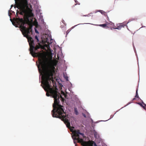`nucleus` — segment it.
Returning a JSON list of instances; mask_svg holds the SVG:
<instances>
[{
    "mask_svg": "<svg viewBox=\"0 0 146 146\" xmlns=\"http://www.w3.org/2000/svg\"><path fill=\"white\" fill-rule=\"evenodd\" d=\"M43 62L42 66V84L43 88L46 92V95L49 96H52L54 98V103L53 104V110L51 111L52 116L54 117L59 118L63 121L66 125V127L71 129V127L68 120L66 117H67L66 112L64 111V107L61 105L59 100L60 97L62 99V97L58 93L56 88L54 90L52 88L51 85V82L54 84L53 74L55 72L54 68L51 66L50 63L46 59L45 54L43 53H39L37 52V58Z\"/></svg>",
    "mask_w": 146,
    "mask_h": 146,
    "instance_id": "f257e3e1",
    "label": "nucleus"
},
{
    "mask_svg": "<svg viewBox=\"0 0 146 146\" xmlns=\"http://www.w3.org/2000/svg\"><path fill=\"white\" fill-rule=\"evenodd\" d=\"M17 8L19 9V13L25 15L24 20L23 19L17 18L16 21L19 26L20 30L24 37L27 38L30 46V53L34 57H36V44H35L33 38L30 36L32 34V28L34 22L35 30L36 33V19L35 18L32 10L29 7L27 0H21L17 4Z\"/></svg>",
    "mask_w": 146,
    "mask_h": 146,
    "instance_id": "f03ea898",
    "label": "nucleus"
},
{
    "mask_svg": "<svg viewBox=\"0 0 146 146\" xmlns=\"http://www.w3.org/2000/svg\"><path fill=\"white\" fill-rule=\"evenodd\" d=\"M74 134L72 137L74 143L78 142L81 143L82 146H97L95 143L93 141H85L82 139L84 137V134L80 132L79 130H74L73 131Z\"/></svg>",
    "mask_w": 146,
    "mask_h": 146,
    "instance_id": "7ed1b4c3",
    "label": "nucleus"
},
{
    "mask_svg": "<svg viewBox=\"0 0 146 146\" xmlns=\"http://www.w3.org/2000/svg\"><path fill=\"white\" fill-rule=\"evenodd\" d=\"M48 37H46V35H42L41 39L40 42H39L37 45V49L40 48L42 49L46 50L45 48L49 50L50 48L49 45V42L48 41Z\"/></svg>",
    "mask_w": 146,
    "mask_h": 146,
    "instance_id": "20e7f679",
    "label": "nucleus"
},
{
    "mask_svg": "<svg viewBox=\"0 0 146 146\" xmlns=\"http://www.w3.org/2000/svg\"><path fill=\"white\" fill-rule=\"evenodd\" d=\"M41 10L39 9V7L37 4V14H38L39 16V19H38V23L37 22V29L40 28L41 29V27H44L45 25V23L43 19V16L42 15V13L40 12Z\"/></svg>",
    "mask_w": 146,
    "mask_h": 146,
    "instance_id": "39448f33",
    "label": "nucleus"
},
{
    "mask_svg": "<svg viewBox=\"0 0 146 146\" xmlns=\"http://www.w3.org/2000/svg\"><path fill=\"white\" fill-rule=\"evenodd\" d=\"M108 25V22H106V24H103L99 25H98L100 27H102L103 28H105L106 27H108V26H107Z\"/></svg>",
    "mask_w": 146,
    "mask_h": 146,
    "instance_id": "423d86ee",
    "label": "nucleus"
},
{
    "mask_svg": "<svg viewBox=\"0 0 146 146\" xmlns=\"http://www.w3.org/2000/svg\"><path fill=\"white\" fill-rule=\"evenodd\" d=\"M109 26H111V27H115V25L114 23H112L111 22H110V23H108V25Z\"/></svg>",
    "mask_w": 146,
    "mask_h": 146,
    "instance_id": "0eeeda50",
    "label": "nucleus"
},
{
    "mask_svg": "<svg viewBox=\"0 0 146 146\" xmlns=\"http://www.w3.org/2000/svg\"><path fill=\"white\" fill-rule=\"evenodd\" d=\"M119 25L120 26L121 28L124 27L126 25V24L124 23H121L119 24Z\"/></svg>",
    "mask_w": 146,
    "mask_h": 146,
    "instance_id": "6e6552de",
    "label": "nucleus"
},
{
    "mask_svg": "<svg viewBox=\"0 0 146 146\" xmlns=\"http://www.w3.org/2000/svg\"><path fill=\"white\" fill-rule=\"evenodd\" d=\"M113 28L115 29H117L118 30H120L121 29V27L119 25H117V27H113Z\"/></svg>",
    "mask_w": 146,
    "mask_h": 146,
    "instance_id": "1a4fd4ad",
    "label": "nucleus"
},
{
    "mask_svg": "<svg viewBox=\"0 0 146 146\" xmlns=\"http://www.w3.org/2000/svg\"><path fill=\"white\" fill-rule=\"evenodd\" d=\"M74 113L76 115H78V112L76 108H74Z\"/></svg>",
    "mask_w": 146,
    "mask_h": 146,
    "instance_id": "9d476101",
    "label": "nucleus"
},
{
    "mask_svg": "<svg viewBox=\"0 0 146 146\" xmlns=\"http://www.w3.org/2000/svg\"><path fill=\"white\" fill-rule=\"evenodd\" d=\"M138 104H139L145 110H146L145 107L144 106H143L141 103H138Z\"/></svg>",
    "mask_w": 146,
    "mask_h": 146,
    "instance_id": "9b49d317",
    "label": "nucleus"
},
{
    "mask_svg": "<svg viewBox=\"0 0 146 146\" xmlns=\"http://www.w3.org/2000/svg\"><path fill=\"white\" fill-rule=\"evenodd\" d=\"M135 97H137V98H139V97L138 95V93L137 92V90H136V95L135 96Z\"/></svg>",
    "mask_w": 146,
    "mask_h": 146,
    "instance_id": "f8f14e48",
    "label": "nucleus"
},
{
    "mask_svg": "<svg viewBox=\"0 0 146 146\" xmlns=\"http://www.w3.org/2000/svg\"><path fill=\"white\" fill-rule=\"evenodd\" d=\"M72 28H70L67 31H66V35H67L69 33V32L71 31V30L72 29Z\"/></svg>",
    "mask_w": 146,
    "mask_h": 146,
    "instance_id": "ddd939ff",
    "label": "nucleus"
},
{
    "mask_svg": "<svg viewBox=\"0 0 146 146\" xmlns=\"http://www.w3.org/2000/svg\"><path fill=\"white\" fill-rule=\"evenodd\" d=\"M61 94H62L63 96H64L65 97H66V95L64 92L62 91Z\"/></svg>",
    "mask_w": 146,
    "mask_h": 146,
    "instance_id": "4468645a",
    "label": "nucleus"
},
{
    "mask_svg": "<svg viewBox=\"0 0 146 146\" xmlns=\"http://www.w3.org/2000/svg\"><path fill=\"white\" fill-rule=\"evenodd\" d=\"M37 66L38 67V70H39V66L38 65V64H37Z\"/></svg>",
    "mask_w": 146,
    "mask_h": 146,
    "instance_id": "2eb2a0df",
    "label": "nucleus"
},
{
    "mask_svg": "<svg viewBox=\"0 0 146 146\" xmlns=\"http://www.w3.org/2000/svg\"><path fill=\"white\" fill-rule=\"evenodd\" d=\"M131 21V20H130H130H129L128 21V22H127V24L128 23H129V22H130Z\"/></svg>",
    "mask_w": 146,
    "mask_h": 146,
    "instance_id": "dca6fc26",
    "label": "nucleus"
},
{
    "mask_svg": "<svg viewBox=\"0 0 146 146\" xmlns=\"http://www.w3.org/2000/svg\"><path fill=\"white\" fill-rule=\"evenodd\" d=\"M142 104H143L145 106H146V104H145L143 102H142Z\"/></svg>",
    "mask_w": 146,
    "mask_h": 146,
    "instance_id": "f3484780",
    "label": "nucleus"
},
{
    "mask_svg": "<svg viewBox=\"0 0 146 146\" xmlns=\"http://www.w3.org/2000/svg\"><path fill=\"white\" fill-rule=\"evenodd\" d=\"M39 42V40L38 38V37H37V42Z\"/></svg>",
    "mask_w": 146,
    "mask_h": 146,
    "instance_id": "a211bd4d",
    "label": "nucleus"
},
{
    "mask_svg": "<svg viewBox=\"0 0 146 146\" xmlns=\"http://www.w3.org/2000/svg\"><path fill=\"white\" fill-rule=\"evenodd\" d=\"M36 38H37L36 35H35V39H36Z\"/></svg>",
    "mask_w": 146,
    "mask_h": 146,
    "instance_id": "6ab92c4d",
    "label": "nucleus"
},
{
    "mask_svg": "<svg viewBox=\"0 0 146 146\" xmlns=\"http://www.w3.org/2000/svg\"><path fill=\"white\" fill-rule=\"evenodd\" d=\"M131 103V102H129L128 103V104H130Z\"/></svg>",
    "mask_w": 146,
    "mask_h": 146,
    "instance_id": "aec40b11",
    "label": "nucleus"
},
{
    "mask_svg": "<svg viewBox=\"0 0 146 146\" xmlns=\"http://www.w3.org/2000/svg\"><path fill=\"white\" fill-rule=\"evenodd\" d=\"M13 7V5H12L11 6V8H12Z\"/></svg>",
    "mask_w": 146,
    "mask_h": 146,
    "instance_id": "412c9836",
    "label": "nucleus"
},
{
    "mask_svg": "<svg viewBox=\"0 0 146 146\" xmlns=\"http://www.w3.org/2000/svg\"><path fill=\"white\" fill-rule=\"evenodd\" d=\"M18 12H19V11H17V13H18Z\"/></svg>",
    "mask_w": 146,
    "mask_h": 146,
    "instance_id": "4be33fe9",
    "label": "nucleus"
},
{
    "mask_svg": "<svg viewBox=\"0 0 146 146\" xmlns=\"http://www.w3.org/2000/svg\"><path fill=\"white\" fill-rule=\"evenodd\" d=\"M38 33H39L38 32V31H37V34H38Z\"/></svg>",
    "mask_w": 146,
    "mask_h": 146,
    "instance_id": "5701e85b",
    "label": "nucleus"
},
{
    "mask_svg": "<svg viewBox=\"0 0 146 146\" xmlns=\"http://www.w3.org/2000/svg\"><path fill=\"white\" fill-rule=\"evenodd\" d=\"M135 99V98H134L133 99V100H134Z\"/></svg>",
    "mask_w": 146,
    "mask_h": 146,
    "instance_id": "b1692460",
    "label": "nucleus"
},
{
    "mask_svg": "<svg viewBox=\"0 0 146 146\" xmlns=\"http://www.w3.org/2000/svg\"><path fill=\"white\" fill-rule=\"evenodd\" d=\"M36 64H37V63H36Z\"/></svg>",
    "mask_w": 146,
    "mask_h": 146,
    "instance_id": "393cba45",
    "label": "nucleus"
},
{
    "mask_svg": "<svg viewBox=\"0 0 146 146\" xmlns=\"http://www.w3.org/2000/svg\"><path fill=\"white\" fill-rule=\"evenodd\" d=\"M111 30H112V28H111Z\"/></svg>",
    "mask_w": 146,
    "mask_h": 146,
    "instance_id": "a878e982",
    "label": "nucleus"
},
{
    "mask_svg": "<svg viewBox=\"0 0 146 146\" xmlns=\"http://www.w3.org/2000/svg\"><path fill=\"white\" fill-rule=\"evenodd\" d=\"M84 117H86V116H85V115H84Z\"/></svg>",
    "mask_w": 146,
    "mask_h": 146,
    "instance_id": "bb28decb",
    "label": "nucleus"
},
{
    "mask_svg": "<svg viewBox=\"0 0 146 146\" xmlns=\"http://www.w3.org/2000/svg\"><path fill=\"white\" fill-rule=\"evenodd\" d=\"M72 128H74V127H72Z\"/></svg>",
    "mask_w": 146,
    "mask_h": 146,
    "instance_id": "cd10ccee",
    "label": "nucleus"
},
{
    "mask_svg": "<svg viewBox=\"0 0 146 146\" xmlns=\"http://www.w3.org/2000/svg\"><path fill=\"white\" fill-rule=\"evenodd\" d=\"M37 64L38 63V61L37 60Z\"/></svg>",
    "mask_w": 146,
    "mask_h": 146,
    "instance_id": "c85d7f7f",
    "label": "nucleus"
}]
</instances>
